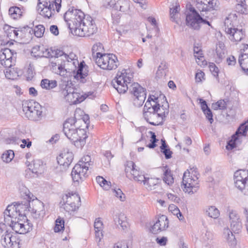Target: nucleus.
Listing matches in <instances>:
<instances>
[{"mask_svg":"<svg viewBox=\"0 0 248 248\" xmlns=\"http://www.w3.org/2000/svg\"><path fill=\"white\" fill-rule=\"evenodd\" d=\"M71 32L80 37L90 36L97 31L91 16H85L80 10L69 8L64 16Z\"/></svg>","mask_w":248,"mask_h":248,"instance_id":"nucleus-1","label":"nucleus"},{"mask_svg":"<svg viewBox=\"0 0 248 248\" xmlns=\"http://www.w3.org/2000/svg\"><path fill=\"white\" fill-rule=\"evenodd\" d=\"M134 72L129 68L119 70L112 80L113 87L119 93H124L129 90L134 96L144 94L145 90L137 82L132 83Z\"/></svg>","mask_w":248,"mask_h":248,"instance_id":"nucleus-2","label":"nucleus"},{"mask_svg":"<svg viewBox=\"0 0 248 248\" xmlns=\"http://www.w3.org/2000/svg\"><path fill=\"white\" fill-rule=\"evenodd\" d=\"M82 113L80 108H77L74 116L67 119L63 124V132L66 137L71 141L74 145L78 148H81L86 143L87 138L86 131L81 128L78 125L80 120H77V115Z\"/></svg>","mask_w":248,"mask_h":248,"instance_id":"nucleus-3","label":"nucleus"},{"mask_svg":"<svg viewBox=\"0 0 248 248\" xmlns=\"http://www.w3.org/2000/svg\"><path fill=\"white\" fill-rule=\"evenodd\" d=\"M55 57L57 58L61 57V60L65 61L67 64L73 65L74 69L71 72L74 74V78L82 83L85 82V78L88 75V71L85 67L84 62L78 63L76 55L73 53L67 55L62 51L57 49L55 52Z\"/></svg>","mask_w":248,"mask_h":248,"instance_id":"nucleus-4","label":"nucleus"},{"mask_svg":"<svg viewBox=\"0 0 248 248\" xmlns=\"http://www.w3.org/2000/svg\"><path fill=\"white\" fill-rule=\"evenodd\" d=\"M75 90L71 81L63 82L60 85L61 95L70 105L81 103L88 96L86 94H81L75 92Z\"/></svg>","mask_w":248,"mask_h":248,"instance_id":"nucleus-5","label":"nucleus"},{"mask_svg":"<svg viewBox=\"0 0 248 248\" xmlns=\"http://www.w3.org/2000/svg\"><path fill=\"white\" fill-rule=\"evenodd\" d=\"M22 109L25 117L30 120L38 121L42 118V108L37 102L26 101L22 104Z\"/></svg>","mask_w":248,"mask_h":248,"instance_id":"nucleus-6","label":"nucleus"},{"mask_svg":"<svg viewBox=\"0 0 248 248\" xmlns=\"http://www.w3.org/2000/svg\"><path fill=\"white\" fill-rule=\"evenodd\" d=\"M95 62L98 66L104 70L115 69L119 65L117 57L113 54H102L97 52Z\"/></svg>","mask_w":248,"mask_h":248,"instance_id":"nucleus-7","label":"nucleus"},{"mask_svg":"<svg viewBox=\"0 0 248 248\" xmlns=\"http://www.w3.org/2000/svg\"><path fill=\"white\" fill-rule=\"evenodd\" d=\"M191 13H189L186 16V25L190 28L198 30L200 28V24L202 23L211 26L210 22L206 18H204V15L202 13L201 15L197 11L195 8L191 6L189 8Z\"/></svg>","mask_w":248,"mask_h":248,"instance_id":"nucleus-8","label":"nucleus"},{"mask_svg":"<svg viewBox=\"0 0 248 248\" xmlns=\"http://www.w3.org/2000/svg\"><path fill=\"white\" fill-rule=\"evenodd\" d=\"M23 193L27 197V200L22 202L21 203L18 202L16 203V205H13L14 210L13 212L16 215L19 216H25L28 213L31 211V205L32 198L31 197V194L29 190L26 187L23 186L22 188Z\"/></svg>","mask_w":248,"mask_h":248,"instance_id":"nucleus-9","label":"nucleus"},{"mask_svg":"<svg viewBox=\"0 0 248 248\" xmlns=\"http://www.w3.org/2000/svg\"><path fill=\"white\" fill-rule=\"evenodd\" d=\"M182 183L184 191L188 193H193V189L198 187V178L187 170L184 173Z\"/></svg>","mask_w":248,"mask_h":248,"instance_id":"nucleus-10","label":"nucleus"},{"mask_svg":"<svg viewBox=\"0 0 248 248\" xmlns=\"http://www.w3.org/2000/svg\"><path fill=\"white\" fill-rule=\"evenodd\" d=\"M125 173L126 177L129 179H133L140 183H142L144 175L141 174L138 167L135 163L132 161L126 162L125 167Z\"/></svg>","mask_w":248,"mask_h":248,"instance_id":"nucleus-11","label":"nucleus"},{"mask_svg":"<svg viewBox=\"0 0 248 248\" xmlns=\"http://www.w3.org/2000/svg\"><path fill=\"white\" fill-rule=\"evenodd\" d=\"M19 240L11 232L6 231L1 236L0 242L4 248H20Z\"/></svg>","mask_w":248,"mask_h":248,"instance_id":"nucleus-12","label":"nucleus"},{"mask_svg":"<svg viewBox=\"0 0 248 248\" xmlns=\"http://www.w3.org/2000/svg\"><path fill=\"white\" fill-rule=\"evenodd\" d=\"M230 224V229H224L223 235L229 242H232L235 239L233 233H238L241 230L242 224V222H232Z\"/></svg>","mask_w":248,"mask_h":248,"instance_id":"nucleus-13","label":"nucleus"},{"mask_svg":"<svg viewBox=\"0 0 248 248\" xmlns=\"http://www.w3.org/2000/svg\"><path fill=\"white\" fill-rule=\"evenodd\" d=\"M87 166H81L80 164H77L71 172V176L74 182L83 181L88 175Z\"/></svg>","mask_w":248,"mask_h":248,"instance_id":"nucleus-14","label":"nucleus"},{"mask_svg":"<svg viewBox=\"0 0 248 248\" xmlns=\"http://www.w3.org/2000/svg\"><path fill=\"white\" fill-rule=\"evenodd\" d=\"M66 201L64 204V209L68 212L75 211L78 208L80 201L79 196L77 194L66 195Z\"/></svg>","mask_w":248,"mask_h":248,"instance_id":"nucleus-15","label":"nucleus"},{"mask_svg":"<svg viewBox=\"0 0 248 248\" xmlns=\"http://www.w3.org/2000/svg\"><path fill=\"white\" fill-rule=\"evenodd\" d=\"M169 220L166 216H159L155 223L152 226L150 231L154 234L158 233L161 231L166 230L169 227Z\"/></svg>","mask_w":248,"mask_h":248,"instance_id":"nucleus-16","label":"nucleus"},{"mask_svg":"<svg viewBox=\"0 0 248 248\" xmlns=\"http://www.w3.org/2000/svg\"><path fill=\"white\" fill-rule=\"evenodd\" d=\"M32 197L33 198H32L31 203L32 207L31 211V215L35 218L43 217L45 214L43 203L38 200L36 198L34 199L33 195Z\"/></svg>","mask_w":248,"mask_h":248,"instance_id":"nucleus-17","label":"nucleus"},{"mask_svg":"<svg viewBox=\"0 0 248 248\" xmlns=\"http://www.w3.org/2000/svg\"><path fill=\"white\" fill-rule=\"evenodd\" d=\"M159 110H155L153 109L152 110H144L143 111V115L145 120L150 124L153 125H158L160 124V121L158 120V115L161 113L157 111Z\"/></svg>","mask_w":248,"mask_h":248,"instance_id":"nucleus-18","label":"nucleus"},{"mask_svg":"<svg viewBox=\"0 0 248 248\" xmlns=\"http://www.w3.org/2000/svg\"><path fill=\"white\" fill-rule=\"evenodd\" d=\"M53 52L45 48L44 46H36L32 48L31 54L34 57H53Z\"/></svg>","mask_w":248,"mask_h":248,"instance_id":"nucleus-19","label":"nucleus"},{"mask_svg":"<svg viewBox=\"0 0 248 248\" xmlns=\"http://www.w3.org/2000/svg\"><path fill=\"white\" fill-rule=\"evenodd\" d=\"M225 31L228 34L230 35L229 38L231 41L239 42L243 37L242 29L232 28L228 26L225 27Z\"/></svg>","mask_w":248,"mask_h":248,"instance_id":"nucleus-20","label":"nucleus"},{"mask_svg":"<svg viewBox=\"0 0 248 248\" xmlns=\"http://www.w3.org/2000/svg\"><path fill=\"white\" fill-rule=\"evenodd\" d=\"M58 163L64 168L68 167L73 159V154L72 152L61 153L57 158Z\"/></svg>","mask_w":248,"mask_h":248,"instance_id":"nucleus-21","label":"nucleus"},{"mask_svg":"<svg viewBox=\"0 0 248 248\" xmlns=\"http://www.w3.org/2000/svg\"><path fill=\"white\" fill-rule=\"evenodd\" d=\"M9 54H11V50L9 48L4 49L2 52H0V64L7 68H11L12 66V56L9 58L6 56Z\"/></svg>","mask_w":248,"mask_h":248,"instance_id":"nucleus-22","label":"nucleus"},{"mask_svg":"<svg viewBox=\"0 0 248 248\" xmlns=\"http://www.w3.org/2000/svg\"><path fill=\"white\" fill-rule=\"evenodd\" d=\"M142 183L148 190H153L160 187V179L155 178H146L144 176Z\"/></svg>","mask_w":248,"mask_h":248,"instance_id":"nucleus-23","label":"nucleus"},{"mask_svg":"<svg viewBox=\"0 0 248 248\" xmlns=\"http://www.w3.org/2000/svg\"><path fill=\"white\" fill-rule=\"evenodd\" d=\"M13 208L12 205H9L4 212V223H3L10 227L12 224L11 221H14L15 217H16V215L13 212L15 210Z\"/></svg>","mask_w":248,"mask_h":248,"instance_id":"nucleus-24","label":"nucleus"},{"mask_svg":"<svg viewBox=\"0 0 248 248\" xmlns=\"http://www.w3.org/2000/svg\"><path fill=\"white\" fill-rule=\"evenodd\" d=\"M24 30H26V32L31 34H34L36 37L39 38L43 35L45 28L43 25H39L36 26L34 29L27 26L24 27Z\"/></svg>","mask_w":248,"mask_h":248,"instance_id":"nucleus-25","label":"nucleus"},{"mask_svg":"<svg viewBox=\"0 0 248 248\" xmlns=\"http://www.w3.org/2000/svg\"><path fill=\"white\" fill-rule=\"evenodd\" d=\"M61 2L62 0H51L48 1H39L38 5H40L42 7H49L50 9L55 6L56 11L58 13L61 7Z\"/></svg>","mask_w":248,"mask_h":248,"instance_id":"nucleus-26","label":"nucleus"},{"mask_svg":"<svg viewBox=\"0 0 248 248\" xmlns=\"http://www.w3.org/2000/svg\"><path fill=\"white\" fill-rule=\"evenodd\" d=\"M163 180L169 186H171L174 183V178L170 170L167 166L163 167Z\"/></svg>","mask_w":248,"mask_h":248,"instance_id":"nucleus-27","label":"nucleus"},{"mask_svg":"<svg viewBox=\"0 0 248 248\" xmlns=\"http://www.w3.org/2000/svg\"><path fill=\"white\" fill-rule=\"evenodd\" d=\"M55 10V6L50 9L49 7H42L40 5H38V11L40 15L47 18L54 15Z\"/></svg>","mask_w":248,"mask_h":248,"instance_id":"nucleus-28","label":"nucleus"},{"mask_svg":"<svg viewBox=\"0 0 248 248\" xmlns=\"http://www.w3.org/2000/svg\"><path fill=\"white\" fill-rule=\"evenodd\" d=\"M235 186L245 195L248 196V178L245 180H240L234 182Z\"/></svg>","mask_w":248,"mask_h":248,"instance_id":"nucleus-29","label":"nucleus"},{"mask_svg":"<svg viewBox=\"0 0 248 248\" xmlns=\"http://www.w3.org/2000/svg\"><path fill=\"white\" fill-rule=\"evenodd\" d=\"M20 224H19V232L18 233L25 234L31 230L32 224L29 223V220L26 219V221L20 220Z\"/></svg>","mask_w":248,"mask_h":248,"instance_id":"nucleus-30","label":"nucleus"},{"mask_svg":"<svg viewBox=\"0 0 248 248\" xmlns=\"http://www.w3.org/2000/svg\"><path fill=\"white\" fill-rule=\"evenodd\" d=\"M57 85V82L55 80H49L45 78L41 80L40 86L44 89L51 90L54 88Z\"/></svg>","mask_w":248,"mask_h":248,"instance_id":"nucleus-31","label":"nucleus"},{"mask_svg":"<svg viewBox=\"0 0 248 248\" xmlns=\"http://www.w3.org/2000/svg\"><path fill=\"white\" fill-rule=\"evenodd\" d=\"M248 177V171L245 170H238L236 171L234 174V182L240 180H245Z\"/></svg>","mask_w":248,"mask_h":248,"instance_id":"nucleus-32","label":"nucleus"},{"mask_svg":"<svg viewBox=\"0 0 248 248\" xmlns=\"http://www.w3.org/2000/svg\"><path fill=\"white\" fill-rule=\"evenodd\" d=\"M229 222H241L240 216L237 211L232 209L228 210Z\"/></svg>","mask_w":248,"mask_h":248,"instance_id":"nucleus-33","label":"nucleus"},{"mask_svg":"<svg viewBox=\"0 0 248 248\" xmlns=\"http://www.w3.org/2000/svg\"><path fill=\"white\" fill-rule=\"evenodd\" d=\"M146 93L138 94L137 96H134L133 99V104L135 107H140L141 106L146 98Z\"/></svg>","mask_w":248,"mask_h":248,"instance_id":"nucleus-34","label":"nucleus"},{"mask_svg":"<svg viewBox=\"0 0 248 248\" xmlns=\"http://www.w3.org/2000/svg\"><path fill=\"white\" fill-rule=\"evenodd\" d=\"M206 213L209 217L215 219L217 218L220 215L219 210L215 206L209 207L206 211Z\"/></svg>","mask_w":248,"mask_h":248,"instance_id":"nucleus-35","label":"nucleus"},{"mask_svg":"<svg viewBox=\"0 0 248 248\" xmlns=\"http://www.w3.org/2000/svg\"><path fill=\"white\" fill-rule=\"evenodd\" d=\"M4 73L5 74V77L9 79L14 80L16 79L18 77V73L17 71H16L14 69L6 68L4 70Z\"/></svg>","mask_w":248,"mask_h":248,"instance_id":"nucleus-36","label":"nucleus"},{"mask_svg":"<svg viewBox=\"0 0 248 248\" xmlns=\"http://www.w3.org/2000/svg\"><path fill=\"white\" fill-rule=\"evenodd\" d=\"M9 15L14 19H17L20 17L22 12L21 9L17 7H11L9 10Z\"/></svg>","mask_w":248,"mask_h":248,"instance_id":"nucleus-37","label":"nucleus"},{"mask_svg":"<svg viewBox=\"0 0 248 248\" xmlns=\"http://www.w3.org/2000/svg\"><path fill=\"white\" fill-rule=\"evenodd\" d=\"M18 31L20 32H26V30H24V27L20 28V30H16L14 27H9L7 30V36L9 38L17 37L18 35Z\"/></svg>","mask_w":248,"mask_h":248,"instance_id":"nucleus-38","label":"nucleus"},{"mask_svg":"<svg viewBox=\"0 0 248 248\" xmlns=\"http://www.w3.org/2000/svg\"><path fill=\"white\" fill-rule=\"evenodd\" d=\"M96 181L99 185L105 190H108L111 186V183L108 182L103 177L98 176L96 177Z\"/></svg>","mask_w":248,"mask_h":248,"instance_id":"nucleus-39","label":"nucleus"},{"mask_svg":"<svg viewBox=\"0 0 248 248\" xmlns=\"http://www.w3.org/2000/svg\"><path fill=\"white\" fill-rule=\"evenodd\" d=\"M128 6L127 2L119 0L114 4V8L116 10L124 12L128 8Z\"/></svg>","mask_w":248,"mask_h":248,"instance_id":"nucleus-40","label":"nucleus"},{"mask_svg":"<svg viewBox=\"0 0 248 248\" xmlns=\"http://www.w3.org/2000/svg\"><path fill=\"white\" fill-rule=\"evenodd\" d=\"M68 65L67 64V62H65V61H63V62L61 63L58 62V69L57 72H56V73L61 76L65 75L67 69H68L66 68Z\"/></svg>","mask_w":248,"mask_h":248,"instance_id":"nucleus-41","label":"nucleus"},{"mask_svg":"<svg viewBox=\"0 0 248 248\" xmlns=\"http://www.w3.org/2000/svg\"><path fill=\"white\" fill-rule=\"evenodd\" d=\"M223 46L219 45L216 48V53L217 57L216 58V62L220 63L223 59L225 57V50L222 48Z\"/></svg>","mask_w":248,"mask_h":248,"instance_id":"nucleus-42","label":"nucleus"},{"mask_svg":"<svg viewBox=\"0 0 248 248\" xmlns=\"http://www.w3.org/2000/svg\"><path fill=\"white\" fill-rule=\"evenodd\" d=\"M248 130V120L240 125V126L236 131L235 135H238L239 134H241L242 135H246V134Z\"/></svg>","mask_w":248,"mask_h":248,"instance_id":"nucleus-43","label":"nucleus"},{"mask_svg":"<svg viewBox=\"0 0 248 248\" xmlns=\"http://www.w3.org/2000/svg\"><path fill=\"white\" fill-rule=\"evenodd\" d=\"M14 157V153L12 150H8L4 153L1 155V158L4 162L8 163L10 162Z\"/></svg>","mask_w":248,"mask_h":248,"instance_id":"nucleus-44","label":"nucleus"},{"mask_svg":"<svg viewBox=\"0 0 248 248\" xmlns=\"http://www.w3.org/2000/svg\"><path fill=\"white\" fill-rule=\"evenodd\" d=\"M56 224L54 228L55 232H60L64 229V220L62 218L59 217L56 220Z\"/></svg>","mask_w":248,"mask_h":248,"instance_id":"nucleus-45","label":"nucleus"},{"mask_svg":"<svg viewBox=\"0 0 248 248\" xmlns=\"http://www.w3.org/2000/svg\"><path fill=\"white\" fill-rule=\"evenodd\" d=\"M78 164H80V165L83 167L84 166H87L88 167V169H89L91 166L93 165V162L91 161V156L88 155L84 156Z\"/></svg>","mask_w":248,"mask_h":248,"instance_id":"nucleus-46","label":"nucleus"},{"mask_svg":"<svg viewBox=\"0 0 248 248\" xmlns=\"http://www.w3.org/2000/svg\"><path fill=\"white\" fill-rule=\"evenodd\" d=\"M164 107L162 106L160 107V105L158 106V107L155 109V110H159V113H161L160 115H158V120L160 121V123L162 122L163 119V117L166 116V115L168 114L169 113V109L168 108H164ZM158 114V113H157Z\"/></svg>","mask_w":248,"mask_h":248,"instance_id":"nucleus-47","label":"nucleus"},{"mask_svg":"<svg viewBox=\"0 0 248 248\" xmlns=\"http://www.w3.org/2000/svg\"><path fill=\"white\" fill-rule=\"evenodd\" d=\"M238 2L235 6L236 11L241 14H244L246 12L245 0H237Z\"/></svg>","mask_w":248,"mask_h":248,"instance_id":"nucleus-48","label":"nucleus"},{"mask_svg":"<svg viewBox=\"0 0 248 248\" xmlns=\"http://www.w3.org/2000/svg\"><path fill=\"white\" fill-rule=\"evenodd\" d=\"M20 220L21 219L19 218H17V217H16L14 221H11L12 224H11V227L16 233L19 232L20 229H19V227L21 222Z\"/></svg>","mask_w":248,"mask_h":248,"instance_id":"nucleus-49","label":"nucleus"},{"mask_svg":"<svg viewBox=\"0 0 248 248\" xmlns=\"http://www.w3.org/2000/svg\"><path fill=\"white\" fill-rule=\"evenodd\" d=\"M180 11V6L176 5L173 8H170V19L172 21L176 22L175 15Z\"/></svg>","mask_w":248,"mask_h":248,"instance_id":"nucleus-50","label":"nucleus"},{"mask_svg":"<svg viewBox=\"0 0 248 248\" xmlns=\"http://www.w3.org/2000/svg\"><path fill=\"white\" fill-rule=\"evenodd\" d=\"M113 194L117 197L120 201H124L125 197L124 194L123 193L122 191L119 189H113Z\"/></svg>","mask_w":248,"mask_h":248,"instance_id":"nucleus-51","label":"nucleus"},{"mask_svg":"<svg viewBox=\"0 0 248 248\" xmlns=\"http://www.w3.org/2000/svg\"><path fill=\"white\" fill-rule=\"evenodd\" d=\"M196 7L198 10L201 12L211 11L210 9H209V8H208L207 6H205V5L203 4L202 2L197 0Z\"/></svg>","mask_w":248,"mask_h":248,"instance_id":"nucleus-52","label":"nucleus"},{"mask_svg":"<svg viewBox=\"0 0 248 248\" xmlns=\"http://www.w3.org/2000/svg\"><path fill=\"white\" fill-rule=\"evenodd\" d=\"M202 111L205 115L206 119H208L210 124H212L214 120L213 119V114L210 108H208Z\"/></svg>","mask_w":248,"mask_h":248,"instance_id":"nucleus-53","label":"nucleus"},{"mask_svg":"<svg viewBox=\"0 0 248 248\" xmlns=\"http://www.w3.org/2000/svg\"><path fill=\"white\" fill-rule=\"evenodd\" d=\"M102 48V45L100 43L94 45L92 48L93 57L94 59H96V53L98 52Z\"/></svg>","mask_w":248,"mask_h":248,"instance_id":"nucleus-54","label":"nucleus"},{"mask_svg":"<svg viewBox=\"0 0 248 248\" xmlns=\"http://www.w3.org/2000/svg\"><path fill=\"white\" fill-rule=\"evenodd\" d=\"M236 140L237 138L236 137V135H233L232 137V139L228 142V144L226 146L227 150H232L236 147L235 140Z\"/></svg>","mask_w":248,"mask_h":248,"instance_id":"nucleus-55","label":"nucleus"},{"mask_svg":"<svg viewBox=\"0 0 248 248\" xmlns=\"http://www.w3.org/2000/svg\"><path fill=\"white\" fill-rule=\"evenodd\" d=\"M103 223L101 221L100 218H97L95 219L94 223V230H103Z\"/></svg>","mask_w":248,"mask_h":248,"instance_id":"nucleus-56","label":"nucleus"},{"mask_svg":"<svg viewBox=\"0 0 248 248\" xmlns=\"http://www.w3.org/2000/svg\"><path fill=\"white\" fill-rule=\"evenodd\" d=\"M83 113V112L82 111V114ZM81 114V113H80V114ZM79 114H77V120H80V122L78 123V124L80 123L81 122L83 121L84 122V124H86V127H88V125L89 124V123H90V120H89V116L87 114H84L83 116H82V118L81 119H79V118H77L78 117V115H79Z\"/></svg>","mask_w":248,"mask_h":248,"instance_id":"nucleus-57","label":"nucleus"},{"mask_svg":"<svg viewBox=\"0 0 248 248\" xmlns=\"http://www.w3.org/2000/svg\"><path fill=\"white\" fill-rule=\"evenodd\" d=\"M153 109H155L153 108L152 106L151 103V96L149 97L147 101L145 103V104L144 106L143 111L144 110H152L153 111Z\"/></svg>","mask_w":248,"mask_h":248,"instance_id":"nucleus-58","label":"nucleus"},{"mask_svg":"<svg viewBox=\"0 0 248 248\" xmlns=\"http://www.w3.org/2000/svg\"><path fill=\"white\" fill-rule=\"evenodd\" d=\"M209 68L210 70L215 77H217L218 76V69L215 65V64H214V63L210 64L209 66Z\"/></svg>","mask_w":248,"mask_h":248,"instance_id":"nucleus-59","label":"nucleus"},{"mask_svg":"<svg viewBox=\"0 0 248 248\" xmlns=\"http://www.w3.org/2000/svg\"><path fill=\"white\" fill-rule=\"evenodd\" d=\"M95 235L96 241L98 244L101 241L103 236L102 230L95 231Z\"/></svg>","mask_w":248,"mask_h":248,"instance_id":"nucleus-60","label":"nucleus"},{"mask_svg":"<svg viewBox=\"0 0 248 248\" xmlns=\"http://www.w3.org/2000/svg\"><path fill=\"white\" fill-rule=\"evenodd\" d=\"M40 163L41 161L40 160H36L33 162V172H38V170H39L40 168H41L42 167V166H41Z\"/></svg>","mask_w":248,"mask_h":248,"instance_id":"nucleus-61","label":"nucleus"},{"mask_svg":"<svg viewBox=\"0 0 248 248\" xmlns=\"http://www.w3.org/2000/svg\"><path fill=\"white\" fill-rule=\"evenodd\" d=\"M167 197L169 200L175 202H178L179 201V198L177 196L171 193H168Z\"/></svg>","mask_w":248,"mask_h":248,"instance_id":"nucleus-62","label":"nucleus"},{"mask_svg":"<svg viewBox=\"0 0 248 248\" xmlns=\"http://www.w3.org/2000/svg\"><path fill=\"white\" fill-rule=\"evenodd\" d=\"M228 65H234L236 63V60L234 56H230L226 60Z\"/></svg>","mask_w":248,"mask_h":248,"instance_id":"nucleus-63","label":"nucleus"},{"mask_svg":"<svg viewBox=\"0 0 248 248\" xmlns=\"http://www.w3.org/2000/svg\"><path fill=\"white\" fill-rule=\"evenodd\" d=\"M156 242L160 246H165L167 241V238L166 237H162L161 238H157L156 239Z\"/></svg>","mask_w":248,"mask_h":248,"instance_id":"nucleus-64","label":"nucleus"}]
</instances>
